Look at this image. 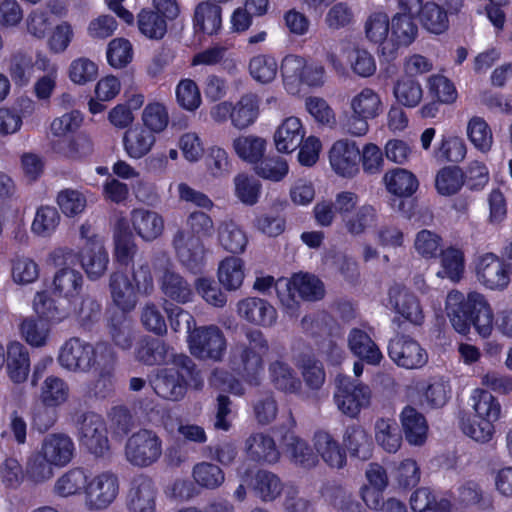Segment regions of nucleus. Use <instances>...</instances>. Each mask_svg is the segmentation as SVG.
<instances>
[{
  "instance_id": "de8ad7c7",
  "label": "nucleus",
  "mask_w": 512,
  "mask_h": 512,
  "mask_svg": "<svg viewBox=\"0 0 512 512\" xmlns=\"http://www.w3.org/2000/svg\"><path fill=\"white\" fill-rule=\"evenodd\" d=\"M424 29L433 34H442L449 28L447 12L434 2H427L419 16Z\"/></svg>"
},
{
  "instance_id": "a18cd8bd",
  "label": "nucleus",
  "mask_w": 512,
  "mask_h": 512,
  "mask_svg": "<svg viewBox=\"0 0 512 512\" xmlns=\"http://www.w3.org/2000/svg\"><path fill=\"white\" fill-rule=\"evenodd\" d=\"M465 183V174L459 166H446L440 169L435 178L437 192L443 196L456 194Z\"/></svg>"
},
{
  "instance_id": "39448f33",
  "label": "nucleus",
  "mask_w": 512,
  "mask_h": 512,
  "mask_svg": "<svg viewBox=\"0 0 512 512\" xmlns=\"http://www.w3.org/2000/svg\"><path fill=\"white\" fill-rule=\"evenodd\" d=\"M159 290L165 301L184 305L194 299L191 283L177 270L167 252L157 251L152 258Z\"/></svg>"
},
{
  "instance_id": "0e129e2a",
  "label": "nucleus",
  "mask_w": 512,
  "mask_h": 512,
  "mask_svg": "<svg viewBox=\"0 0 512 512\" xmlns=\"http://www.w3.org/2000/svg\"><path fill=\"white\" fill-rule=\"evenodd\" d=\"M278 71V64L274 57L268 55L254 56L249 62V72L253 79L260 83L272 82Z\"/></svg>"
},
{
  "instance_id": "4c0bfd02",
  "label": "nucleus",
  "mask_w": 512,
  "mask_h": 512,
  "mask_svg": "<svg viewBox=\"0 0 512 512\" xmlns=\"http://www.w3.org/2000/svg\"><path fill=\"white\" fill-rule=\"evenodd\" d=\"M123 142L129 156L138 159L151 150L155 136L150 130L135 127L124 133Z\"/></svg>"
},
{
  "instance_id": "69168bd1",
  "label": "nucleus",
  "mask_w": 512,
  "mask_h": 512,
  "mask_svg": "<svg viewBox=\"0 0 512 512\" xmlns=\"http://www.w3.org/2000/svg\"><path fill=\"white\" fill-rule=\"evenodd\" d=\"M441 264L442 271L438 272V276L448 277L454 282L461 279L464 272V256L459 249L450 247L442 251Z\"/></svg>"
},
{
  "instance_id": "1a4fd4ad",
  "label": "nucleus",
  "mask_w": 512,
  "mask_h": 512,
  "mask_svg": "<svg viewBox=\"0 0 512 512\" xmlns=\"http://www.w3.org/2000/svg\"><path fill=\"white\" fill-rule=\"evenodd\" d=\"M187 341L191 354L199 359L220 361L226 350V338L215 325L194 328Z\"/></svg>"
},
{
  "instance_id": "052dcab7",
  "label": "nucleus",
  "mask_w": 512,
  "mask_h": 512,
  "mask_svg": "<svg viewBox=\"0 0 512 512\" xmlns=\"http://www.w3.org/2000/svg\"><path fill=\"white\" fill-rule=\"evenodd\" d=\"M171 362L185 385L190 383L197 389L202 386L203 378L201 377V372L190 356L182 353L175 354Z\"/></svg>"
},
{
  "instance_id": "79ce46f5",
  "label": "nucleus",
  "mask_w": 512,
  "mask_h": 512,
  "mask_svg": "<svg viewBox=\"0 0 512 512\" xmlns=\"http://www.w3.org/2000/svg\"><path fill=\"white\" fill-rule=\"evenodd\" d=\"M375 439L388 453H396L402 444V435L394 420L378 419L375 423Z\"/></svg>"
},
{
  "instance_id": "9d476101",
  "label": "nucleus",
  "mask_w": 512,
  "mask_h": 512,
  "mask_svg": "<svg viewBox=\"0 0 512 512\" xmlns=\"http://www.w3.org/2000/svg\"><path fill=\"white\" fill-rule=\"evenodd\" d=\"M161 440L151 430L142 429L128 438L126 459L134 466L147 467L161 456Z\"/></svg>"
},
{
  "instance_id": "ddd939ff",
  "label": "nucleus",
  "mask_w": 512,
  "mask_h": 512,
  "mask_svg": "<svg viewBox=\"0 0 512 512\" xmlns=\"http://www.w3.org/2000/svg\"><path fill=\"white\" fill-rule=\"evenodd\" d=\"M118 491L117 476L111 472L101 473L86 486V505L90 510L105 509L116 499Z\"/></svg>"
},
{
  "instance_id": "473e14b6",
  "label": "nucleus",
  "mask_w": 512,
  "mask_h": 512,
  "mask_svg": "<svg viewBox=\"0 0 512 512\" xmlns=\"http://www.w3.org/2000/svg\"><path fill=\"white\" fill-rule=\"evenodd\" d=\"M193 24L196 31L216 34L222 26V9L218 4L203 1L194 10Z\"/></svg>"
},
{
  "instance_id": "e2e57ef3",
  "label": "nucleus",
  "mask_w": 512,
  "mask_h": 512,
  "mask_svg": "<svg viewBox=\"0 0 512 512\" xmlns=\"http://www.w3.org/2000/svg\"><path fill=\"white\" fill-rule=\"evenodd\" d=\"M418 27L413 18L397 13L391 20V34L398 45L408 46L416 38Z\"/></svg>"
},
{
  "instance_id": "a211bd4d",
  "label": "nucleus",
  "mask_w": 512,
  "mask_h": 512,
  "mask_svg": "<svg viewBox=\"0 0 512 512\" xmlns=\"http://www.w3.org/2000/svg\"><path fill=\"white\" fill-rule=\"evenodd\" d=\"M476 270L478 280L492 290H503L510 282L504 260L502 261L493 253L483 255L479 259Z\"/></svg>"
},
{
  "instance_id": "7c9ffc66",
  "label": "nucleus",
  "mask_w": 512,
  "mask_h": 512,
  "mask_svg": "<svg viewBox=\"0 0 512 512\" xmlns=\"http://www.w3.org/2000/svg\"><path fill=\"white\" fill-rule=\"evenodd\" d=\"M304 132L301 122L296 117H289L277 128L274 142L278 152L291 153L303 142Z\"/></svg>"
},
{
  "instance_id": "7ed1b4c3",
  "label": "nucleus",
  "mask_w": 512,
  "mask_h": 512,
  "mask_svg": "<svg viewBox=\"0 0 512 512\" xmlns=\"http://www.w3.org/2000/svg\"><path fill=\"white\" fill-rule=\"evenodd\" d=\"M269 350L268 340L262 331L248 329L245 340L236 342L230 349L229 365L251 385H258L263 370V356Z\"/></svg>"
},
{
  "instance_id": "bb28decb",
  "label": "nucleus",
  "mask_w": 512,
  "mask_h": 512,
  "mask_svg": "<svg viewBox=\"0 0 512 512\" xmlns=\"http://www.w3.org/2000/svg\"><path fill=\"white\" fill-rule=\"evenodd\" d=\"M73 313L79 328L90 332L102 318V305L94 295L85 293L74 302Z\"/></svg>"
},
{
  "instance_id": "603ef678",
  "label": "nucleus",
  "mask_w": 512,
  "mask_h": 512,
  "mask_svg": "<svg viewBox=\"0 0 512 512\" xmlns=\"http://www.w3.org/2000/svg\"><path fill=\"white\" fill-rule=\"evenodd\" d=\"M192 476L202 488L215 490L225 481L223 470L210 462H201L193 467Z\"/></svg>"
},
{
  "instance_id": "4468645a",
  "label": "nucleus",
  "mask_w": 512,
  "mask_h": 512,
  "mask_svg": "<svg viewBox=\"0 0 512 512\" xmlns=\"http://www.w3.org/2000/svg\"><path fill=\"white\" fill-rule=\"evenodd\" d=\"M75 254L89 280L97 281L105 275L108 269L109 255L101 239H89Z\"/></svg>"
},
{
  "instance_id": "3c124183",
  "label": "nucleus",
  "mask_w": 512,
  "mask_h": 512,
  "mask_svg": "<svg viewBox=\"0 0 512 512\" xmlns=\"http://www.w3.org/2000/svg\"><path fill=\"white\" fill-rule=\"evenodd\" d=\"M393 94L398 103L412 108L421 102L423 90L418 81L410 77H403L395 83Z\"/></svg>"
},
{
  "instance_id": "aec40b11",
  "label": "nucleus",
  "mask_w": 512,
  "mask_h": 512,
  "mask_svg": "<svg viewBox=\"0 0 512 512\" xmlns=\"http://www.w3.org/2000/svg\"><path fill=\"white\" fill-rule=\"evenodd\" d=\"M108 286L112 302L117 308L124 313L134 310L139 292L127 274L122 271L111 273Z\"/></svg>"
},
{
  "instance_id": "f704fd0d",
  "label": "nucleus",
  "mask_w": 512,
  "mask_h": 512,
  "mask_svg": "<svg viewBox=\"0 0 512 512\" xmlns=\"http://www.w3.org/2000/svg\"><path fill=\"white\" fill-rule=\"evenodd\" d=\"M283 444L289 453L291 461L304 469L315 467L319 460L309 445L293 433H286L283 436Z\"/></svg>"
},
{
  "instance_id": "6ab92c4d",
  "label": "nucleus",
  "mask_w": 512,
  "mask_h": 512,
  "mask_svg": "<svg viewBox=\"0 0 512 512\" xmlns=\"http://www.w3.org/2000/svg\"><path fill=\"white\" fill-rule=\"evenodd\" d=\"M157 490L153 481L145 476L134 477L127 495V507L130 512H155Z\"/></svg>"
},
{
  "instance_id": "c03bdc74",
  "label": "nucleus",
  "mask_w": 512,
  "mask_h": 512,
  "mask_svg": "<svg viewBox=\"0 0 512 512\" xmlns=\"http://www.w3.org/2000/svg\"><path fill=\"white\" fill-rule=\"evenodd\" d=\"M108 333L115 346L122 350H130L134 343L133 326L124 315H114L110 318Z\"/></svg>"
},
{
  "instance_id": "0eeeda50",
  "label": "nucleus",
  "mask_w": 512,
  "mask_h": 512,
  "mask_svg": "<svg viewBox=\"0 0 512 512\" xmlns=\"http://www.w3.org/2000/svg\"><path fill=\"white\" fill-rule=\"evenodd\" d=\"M95 353L109 356L108 344L98 343L93 346L77 337H72L62 346L58 361L67 370L88 372L95 365Z\"/></svg>"
},
{
  "instance_id": "5701e85b",
  "label": "nucleus",
  "mask_w": 512,
  "mask_h": 512,
  "mask_svg": "<svg viewBox=\"0 0 512 512\" xmlns=\"http://www.w3.org/2000/svg\"><path fill=\"white\" fill-rule=\"evenodd\" d=\"M170 350L165 341L146 335L136 342L134 358L147 366L161 365L167 362Z\"/></svg>"
},
{
  "instance_id": "b1692460",
  "label": "nucleus",
  "mask_w": 512,
  "mask_h": 512,
  "mask_svg": "<svg viewBox=\"0 0 512 512\" xmlns=\"http://www.w3.org/2000/svg\"><path fill=\"white\" fill-rule=\"evenodd\" d=\"M155 393L167 400L178 401L186 393V385L174 368H162L151 381Z\"/></svg>"
},
{
  "instance_id": "13d9d810",
  "label": "nucleus",
  "mask_w": 512,
  "mask_h": 512,
  "mask_svg": "<svg viewBox=\"0 0 512 512\" xmlns=\"http://www.w3.org/2000/svg\"><path fill=\"white\" fill-rule=\"evenodd\" d=\"M306 60L297 55H287L281 63L280 71L288 90L294 91L301 83L305 72Z\"/></svg>"
},
{
  "instance_id": "f3484780",
  "label": "nucleus",
  "mask_w": 512,
  "mask_h": 512,
  "mask_svg": "<svg viewBox=\"0 0 512 512\" xmlns=\"http://www.w3.org/2000/svg\"><path fill=\"white\" fill-rule=\"evenodd\" d=\"M76 264H78V256L74 251L69 250L63 254L62 267L54 275V289L64 297L78 294L84 283L82 273L74 268Z\"/></svg>"
},
{
  "instance_id": "58836bf2",
  "label": "nucleus",
  "mask_w": 512,
  "mask_h": 512,
  "mask_svg": "<svg viewBox=\"0 0 512 512\" xmlns=\"http://www.w3.org/2000/svg\"><path fill=\"white\" fill-rule=\"evenodd\" d=\"M259 114V101L255 94L243 95L233 106L231 122L238 129H245L255 122Z\"/></svg>"
},
{
  "instance_id": "2f4dec72",
  "label": "nucleus",
  "mask_w": 512,
  "mask_h": 512,
  "mask_svg": "<svg viewBox=\"0 0 512 512\" xmlns=\"http://www.w3.org/2000/svg\"><path fill=\"white\" fill-rule=\"evenodd\" d=\"M348 346L351 352L371 365H377L382 359V353L369 335L357 328L350 331L348 336Z\"/></svg>"
},
{
  "instance_id": "09e8293b",
  "label": "nucleus",
  "mask_w": 512,
  "mask_h": 512,
  "mask_svg": "<svg viewBox=\"0 0 512 512\" xmlns=\"http://www.w3.org/2000/svg\"><path fill=\"white\" fill-rule=\"evenodd\" d=\"M87 476L83 469L73 468L59 477L53 487V491L60 497H69L86 489Z\"/></svg>"
},
{
  "instance_id": "dca6fc26",
  "label": "nucleus",
  "mask_w": 512,
  "mask_h": 512,
  "mask_svg": "<svg viewBox=\"0 0 512 512\" xmlns=\"http://www.w3.org/2000/svg\"><path fill=\"white\" fill-rule=\"evenodd\" d=\"M332 169L340 176L353 177L359 171L361 152L354 141H336L329 152Z\"/></svg>"
},
{
  "instance_id": "c85d7f7f",
  "label": "nucleus",
  "mask_w": 512,
  "mask_h": 512,
  "mask_svg": "<svg viewBox=\"0 0 512 512\" xmlns=\"http://www.w3.org/2000/svg\"><path fill=\"white\" fill-rule=\"evenodd\" d=\"M400 422L406 441L415 446L424 444L428 425L423 414L412 406H406L400 414Z\"/></svg>"
},
{
  "instance_id": "6e6d98bb",
  "label": "nucleus",
  "mask_w": 512,
  "mask_h": 512,
  "mask_svg": "<svg viewBox=\"0 0 512 512\" xmlns=\"http://www.w3.org/2000/svg\"><path fill=\"white\" fill-rule=\"evenodd\" d=\"M218 234L219 242L225 250L234 254L244 251L248 242L247 237L234 222L222 223Z\"/></svg>"
},
{
  "instance_id": "338daca9",
  "label": "nucleus",
  "mask_w": 512,
  "mask_h": 512,
  "mask_svg": "<svg viewBox=\"0 0 512 512\" xmlns=\"http://www.w3.org/2000/svg\"><path fill=\"white\" fill-rule=\"evenodd\" d=\"M376 210L371 205H363L352 216L343 218L346 230L352 235H360L376 222Z\"/></svg>"
},
{
  "instance_id": "c9c22d12",
  "label": "nucleus",
  "mask_w": 512,
  "mask_h": 512,
  "mask_svg": "<svg viewBox=\"0 0 512 512\" xmlns=\"http://www.w3.org/2000/svg\"><path fill=\"white\" fill-rule=\"evenodd\" d=\"M217 276L227 291H236L245 277L243 260L234 256L226 257L219 263Z\"/></svg>"
},
{
  "instance_id": "6e6552de",
  "label": "nucleus",
  "mask_w": 512,
  "mask_h": 512,
  "mask_svg": "<svg viewBox=\"0 0 512 512\" xmlns=\"http://www.w3.org/2000/svg\"><path fill=\"white\" fill-rule=\"evenodd\" d=\"M335 381L337 390L334 401L344 415L355 418L370 405L371 390L367 385L343 375H338Z\"/></svg>"
},
{
  "instance_id": "423d86ee",
  "label": "nucleus",
  "mask_w": 512,
  "mask_h": 512,
  "mask_svg": "<svg viewBox=\"0 0 512 512\" xmlns=\"http://www.w3.org/2000/svg\"><path fill=\"white\" fill-rule=\"evenodd\" d=\"M275 288L280 302L291 316L295 315L298 307L296 293L306 301L320 300L325 293L321 280L311 274H295L291 280L279 279Z\"/></svg>"
},
{
  "instance_id": "c756f323",
  "label": "nucleus",
  "mask_w": 512,
  "mask_h": 512,
  "mask_svg": "<svg viewBox=\"0 0 512 512\" xmlns=\"http://www.w3.org/2000/svg\"><path fill=\"white\" fill-rule=\"evenodd\" d=\"M246 452L250 459L267 464L278 462L280 453L275 441L264 433H253L245 442Z\"/></svg>"
},
{
  "instance_id": "412c9836",
  "label": "nucleus",
  "mask_w": 512,
  "mask_h": 512,
  "mask_svg": "<svg viewBox=\"0 0 512 512\" xmlns=\"http://www.w3.org/2000/svg\"><path fill=\"white\" fill-rule=\"evenodd\" d=\"M238 315L247 322L263 326H272L277 318L275 308L266 300L258 297H248L238 302Z\"/></svg>"
},
{
  "instance_id": "cd10ccee",
  "label": "nucleus",
  "mask_w": 512,
  "mask_h": 512,
  "mask_svg": "<svg viewBox=\"0 0 512 512\" xmlns=\"http://www.w3.org/2000/svg\"><path fill=\"white\" fill-rule=\"evenodd\" d=\"M317 456L332 468L340 469L346 464V452L337 440L327 431L319 430L313 437Z\"/></svg>"
},
{
  "instance_id": "20e7f679",
  "label": "nucleus",
  "mask_w": 512,
  "mask_h": 512,
  "mask_svg": "<svg viewBox=\"0 0 512 512\" xmlns=\"http://www.w3.org/2000/svg\"><path fill=\"white\" fill-rule=\"evenodd\" d=\"M473 408L476 412L474 417H463L461 429L465 435L476 442L486 443L492 439L494 434L493 423L501 414V406L487 390H476L473 395Z\"/></svg>"
},
{
  "instance_id": "680f3d73",
  "label": "nucleus",
  "mask_w": 512,
  "mask_h": 512,
  "mask_svg": "<svg viewBox=\"0 0 512 512\" xmlns=\"http://www.w3.org/2000/svg\"><path fill=\"white\" fill-rule=\"evenodd\" d=\"M467 135L471 143L480 151L487 152L493 143L492 131L481 117H473L467 126Z\"/></svg>"
},
{
  "instance_id": "4d7b16f0",
  "label": "nucleus",
  "mask_w": 512,
  "mask_h": 512,
  "mask_svg": "<svg viewBox=\"0 0 512 512\" xmlns=\"http://www.w3.org/2000/svg\"><path fill=\"white\" fill-rule=\"evenodd\" d=\"M254 417L259 425L265 426L272 423L278 414V403L270 391L260 393L252 401Z\"/></svg>"
},
{
  "instance_id": "72a5a7b5",
  "label": "nucleus",
  "mask_w": 512,
  "mask_h": 512,
  "mask_svg": "<svg viewBox=\"0 0 512 512\" xmlns=\"http://www.w3.org/2000/svg\"><path fill=\"white\" fill-rule=\"evenodd\" d=\"M7 371L11 380L15 383L24 382L30 371V358L27 348L13 342L7 348Z\"/></svg>"
},
{
  "instance_id": "a878e982",
  "label": "nucleus",
  "mask_w": 512,
  "mask_h": 512,
  "mask_svg": "<svg viewBox=\"0 0 512 512\" xmlns=\"http://www.w3.org/2000/svg\"><path fill=\"white\" fill-rule=\"evenodd\" d=\"M113 240L116 261L121 265H129L138 251V246L125 218L117 220L114 227Z\"/></svg>"
},
{
  "instance_id": "864d4df0",
  "label": "nucleus",
  "mask_w": 512,
  "mask_h": 512,
  "mask_svg": "<svg viewBox=\"0 0 512 512\" xmlns=\"http://www.w3.org/2000/svg\"><path fill=\"white\" fill-rule=\"evenodd\" d=\"M69 396L68 385L59 377H47L41 387L40 401L47 405L59 407Z\"/></svg>"
},
{
  "instance_id": "f257e3e1",
  "label": "nucleus",
  "mask_w": 512,
  "mask_h": 512,
  "mask_svg": "<svg viewBox=\"0 0 512 512\" xmlns=\"http://www.w3.org/2000/svg\"><path fill=\"white\" fill-rule=\"evenodd\" d=\"M446 313L453 328L466 335L471 325L482 337H487L493 330V312L485 297L478 292H470L465 298L456 290L448 293Z\"/></svg>"
},
{
  "instance_id": "2eb2a0df",
  "label": "nucleus",
  "mask_w": 512,
  "mask_h": 512,
  "mask_svg": "<svg viewBox=\"0 0 512 512\" xmlns=\"http://www.w3.org/2000/svg\"><path fill=\"white\" fill-rule=\"evenodd\" d=\"M389 304L394 312L415 326L424 322V312L418 297L402 285H394L388 291Z\"/></svg>"
},
{
  "instance_id": "a19ab883",
  "label": "nucleus",
  "mask_w": 512,
  "mask_h": 512,
  "mask_svg": "<svg viewBox=\"0 0 512 512\" xmlns=\"http://www.w3.org/2000/svg\"><path fill=\"white\" fill-rule=\"evenodd\" d=\"M343 442L351 456L361 460L371 457V441L367 432L359 425H352L346 428Z\"/></svg>"
},
{
  "instance_id": "f8f14e48",
  "label": "nucleus",
  "mask_w": 512,
  "mask_h": 512,
  "mask_svg": "<svg viewBox=\"0 0 512 512\" xmlns=\"http://www.w3.org/2000/svg\"><path fill=\"white\" fill-rule=\"evenodd\" d=\"M388 355L396 365L406 369L420 368L428 359L420 344L405 335H397L389 341Z\"/></svg>"
},
{
  "instance_id": "49530a36",
  "label": "nucleus",
  "mask_w": 512,
  "mask_h": 512,
  "mask_svg": "<svg viewBox=\"0 0 512 512\" xmlns=\"http://www.w3.org/2000/svg\"><path fill=\"white\" fill-rule=\"evenodd\" d=\"M350 108L358 115L374 119L383 110L380 96L370 88H364L350 102Z\"/></svg>"
},
{
  "instance_id": "5fc2aeb1",
  "label": "nucleus",
  "mask_w": 512,
  "mask_h": 512,
  "mask_svg": "<svg viewBox=\"0 0 512 512\" xmlns=\"http://www.w3.org/2000/svg\"><path fill=\"white\" fill-rule=\"evenodd\" d=\"M266 141L256 136H241L233 141L235 153L243 160L257 163L265 151Z\"/></svg>"
},
{
  "instance_id": "f03ea898",
  "label": "nucleus",
  "mask_w": 512,
  "mask_h": 512,
  "mask_svg": "<svg viewBox=\"0 0 512 512\" xmlns=\"http://www.w3.org/2000/svg\"><path fill=\"white\" fill-rule=\"evenodd\" d=\"M190 231L178 228L173 234L171 245L178 261L193 274L202 271L205 265V247L201 236H210L213 233V221L206 213L192 212L187 218Z\"/></svg>"
},
{
  "instance_id": "774afa93",
  "label": "nucleus",
  "mask_w": 512,
  "mask_h": 512,
  "mask_svg": "<svg viewBox=\"0 0 512 512\" xmlns=\"http://www.w3.org/2000/svg\"><path fill=\"white\" fill-rule=\"evenodd\" d=\"M140 321L147 331L157 336L167 334L166 320L159 307L153 302H148L141 308Z\"/></svg>"
},
{
  "instance_id": "ea45409f",
  "label": "nucleus",
  "mask_w": 512,
  "mask_h": 512,
  "mask_svg": "<svg viewBox=\"0 0 512 512\" xmlns=\"http://www.w3.org/2000/svg\"><path fill=\"white\" fill-rule=\"evenodd\" d=\"M384 182L390 193L400 197H409L418 188L416 177L403 168H396L387 172L384 176Z\"/></svg>"
},
{
  "instance_id": "37998d69",
  "label": "nucleus",
  "mask_w": 512,
  "mask_h": 512,
  "mask_svg": "<svg viewBox=\"0 0 512 512\" xmlns=\"http://www.w3.org/2000/svg\"><path fill=\"white\" fill-rule=\"evenodd\" d=\"M34 71V62L28 53L16 51L8 59V73L15 85L25 86Z\"/></svg>"
},
{
  "instance_id": "e433bc0d",
  "label": "nucleus",
  "mask_w": 512,
  "mask_h": 512,
  "mask_svg": "<svg viewBox=\"0 0 512 512\" xmlns=\"http://www.w3.org/2000/svg\"><path fill=\"white\" fill-rule=\"evenodd\" d=\"M252 489L264 502L274 501L283 490L281 479L267 470H258L252 478Z\"/></svg>"
},
{
  "instance_id": "9b49d317",
  "label": "nucleus",
  "mask_w": 512,
  "mask_h": 512,
  "mask_svg": "<svg viewBox=\"0 0 512 512\" xmlns=\"http://www.w3.org/2000/svg\"><path fill=\"white\" fill-rule=\"evenodd\" d=\"M76 423L81 444L95 456H103L109 450L103 418L94 412H85L77 418Z\"/></svg>"
},
{
  "instance_id": "4be33fe9",
  "label": "nucleus",
  "mask_w": 512,
  "mask_h": 512,
  "mask_svg": "<svg viewBox=\"0 0 512 512\" xmlns=\"http://www.w3.org/2000/svg\"><path fill=\"white\" fill-rule=\"evenodd\" d=\"M74 443L72 439L62 433L47 435L41 444L40 451L55 467H64L69 464L74 456Z\"/></svg>"
},
{
  "instance_id": "8fccbe9b",
  "label": "nucleus",
  "mask_w": 512,
  "mask_h": 512,
  "mask_svg": "<svg viewBox=\"0 0 512 512\" xmlns=\"http://www.w3.org/2000/svg\"><path fill=\"white\" fill-rule=\"evenodd\" d=\"M53 148L58 153L73 160L89 156L93 152V142L86 134H79L70 141L58 140L53 144Z\"/></svg>"
},
{
  "instance_id": "393cba45",
  "label": "nucleus",
  "mask_w": 512,
  "mask_h": 512,
  "mask_svg": "<svg viewBox=\"0 0 512 512\" xmlns=\"http://www.w3.org/2000/svg\"><path fill=\"white\" fill-rule=\"evenodd\" d=\"M131 223L136 233L145 241H153L162 235L164 220L156 211L136 208L131 211Z\"/></svg>"
},
{
  "instance_id": "bf43d9fd",
  "label": "nucleus",
  "mask_w": 512,
  "mask_h": 512,
  "mask_svg": "<svg viewBox=\"0 0 512 512\" xmlns=\"http://www.w3.org/2000/svg\"><path fill=\"white\" fill-rule=\"evenodd\" d=\"M137 23L140 32L151 39H161L167 31L166 20L152 10H142Z\"/></svg>"
}]
</instances>
